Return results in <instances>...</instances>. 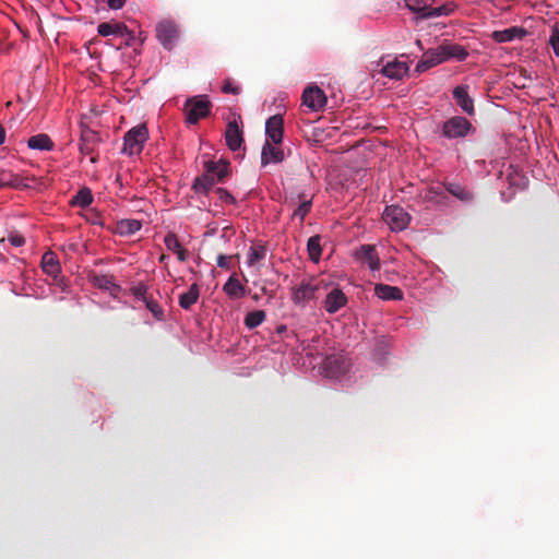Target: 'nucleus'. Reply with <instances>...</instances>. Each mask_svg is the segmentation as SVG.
<instances>
[{"label":"nucleus","mask_w":559,"mask_h":559,"mask_svg":"<svg viewBox=\"0 0 559 559\" xmlns=\"http://www.w3.org/2000/svg\"><path fill=\"white\" fill-rule=\"evenodd\" d=\"M212 104L206 95H198L187 99L185 104L186 121L195 124L210 115Z\"/></svg>","instance_id":"obj_1"},{"label":"nucleus","mask_w":559,"mask_h":559,"mask_svg":"<svg viewBox=\"0 0 559 559\" xmlns=\"http://www.w3.org/2000/svg\"><path fill=\"white\" fill-rule=\"evenodd\" d=\"M147 139L148 131L145 124L131 128L123 136L122 153L128 155L140 154Z\"/></svg>","instance_id":"obj_2"},{"label":"nucleus","mask_w":559,"mask_h":559,"mask_svg":"<svg viewBox=\"0 0 559 559\" xmlns=\"http://www.w3.org/2000/svg\"><path fill=\"white\" fill-rule=\"evenodd\" d=\"M382 218L392 231L406 229L411 222V215L400 205L386 206Z\"/></svg>","instance_id":"obj_3"},{"label":"nucleus","mask_w":559,"mask_h":559,"mask_svg":"<svg viewBox=\"0 0 559 559\" xmlns=\"http://www.w3.org/2000/svg\"><path fill=\"white\" fill-rule=\"evenodd\" d=\"M473 129L472 123L462 116H454L442 124V135L447 139H459L466 136Z\"/></svg>","instance_id":"obj_4"},{"label":"nucleus","mask_w":559,"mask_h":559,"mask_svg":"<svg viewBox=\"0 0 559 559\" xmlns=\"http://www.w3.org/2000/svg\"><path fill=\"white\" fill-rule=\"evenodd\" d=\"M156 37L166 48L171 49L178 38V27L169 20H164L156 25Z\"/></svg>","instance_id":"obj_5"},{"label":"nucleus","mask_w":559,"mask_h":559,"mask_svg":"<svg viewBox=\"0 0 559 559\" xmlns=\"http://www.w3.org/2000/svg\"><path fill=\"white\" fill-rule=\"evenodd\" d=\"M302 104L312 111H319L326 105V96L319 86H309L302 93Z\"/></svg>","instance_id":"obj_6"},{"label":"nucleus","mask_w":559,"mask_h":559,"mask_svg":"<svg viewBox=\"0 0 559 559\" xmlns=\"http://www.w3.org/2000/svg\"><path fill=\"white\" fill-rule=\"evenodd\" d=\"M100 142V136L98 132L90 129V128H83L81 131V138H80V152L84 155H93V153L96 150V146ZM97 157L92 156L91 162L96 163Z\"/></svg>","instance_id":"obj_7"},{"label":"nucleus","mask_w":559,"mask_h":559,"mask_svg":"<svg viewBox=\"0 0 559 559\" xmlns=\"http://www.w3.org/2000/svg\"><path fill=\"white\" fill-rule=\"evenodd\" d=\"M319 284L312 281H302L299 286L295 287L292 295V300L296 305H304L314 298Z\"/></svg>","instance_id":"obj_8"},{"label":"nucleus","mask_w":559,"mask_h":559,"mask_svg":"<svg viewBox=\"0 0 559 559\" xmlns=\"http://www.w3.org/2000/svg\"><path fill=\"white\" fill-rule=\"evenodd\" d=\"M266 141L278 145L283 141L284 120L281 115H274L266 120L265 123Z\"/></svg>","instance_id":"obj_9"},{"label":"nucleus","mask_w":559,"mask_h":559,"mask_svg":"<svg viewBox=\"0 0 559 559\" xmlns=\"http://www.w3.org/2000/svg\"><path fill=\"white\" fill-rule=\"evenodd\" d=\"M355 258L357 261L367 264L372 272L380 269V258L372 245L360 246L355 252Z\"/></svg>","instance_id":"obj_10"},{"label":"nucleus","mask_w":559,"mask_h":559,"mask_svg":"<svg viewBox=\"0 0 559 559\" xmlns=\"http://www.w3.org/2000/svg\"><path fill=\"white\" fill-rule=\"evenodd\" d=\"M225 141L228 148L233 152L239 151L243 145V132L239 123L229 121L225 130Z\"/></svg>","instance_id":"obj_11"},{"label":"nucleus","mask_w":559,"mask_h":559,"mask_svg":"<svg viewBox=\"0 0 559 559\" xmlns=\"http://www.w3.org/2000/svg\"><path fill=\"white\" fill-rule=\"evenodd\" d=\"M97 32L100 36H109V35H119V36H128V39H133V34L128 29L127 25L123 23H110L104 22L97 26ZM126 45H130L129 40L126 41Z\"/></svg>","instance_id":"obj_12"},{"label":"nucleus","mask_w":559,"mask_h":559,"mask_svg":"<svg viewBox=\"0 0 559 559\" xmlns=\"http://www.w3.org/2000/svg\"><path fill=\"white\" fill-rule=\"evenodd\" d=\"M442 62L444 61L439 47L435 49H428L423 53L421 59L418 61L415 71L421 73Z\"/></svg>","instance_id":"obj_13"},{"label":"nucleus","mask_w":559,"mask_h":559,"mask_svg":"<svg viewBox=\"0 0 559 559\" xmlns=\"http://www.w3.org/2000/svg\"><path fill=\"white\" fill-rule=\"evenodd\" d=\"M527 35V31L521 26H512L502 31H495L491 38L496 43H509L514 39H522Z\"/></svg>","instance_id":"obj_14"},{"label":"nucleus","mask_w":559,"mask_h":559,"mask_svg":"<svg viewBox=\"0 0 559 559\" xmlns=\"http://www.w3.org/2000/svg\"><path fill=\"white\" fill-rule=\"evenodd\" d=\"M285 159L284 151L277 145L265 141L261 152V164L263 166L269 163H282Z\"/></svg>","instance_id":"obj_15"},{"label":"nucleus","mask_w":559,"mask_h":559,"mask_svg":"<svg viewBox=\"0 0 559 559\" xmlns=\"http://www.w3.org/2000/svg\"><path fill=\"white\" fill-rule=\"evenodd\" d=\"M468 87L459 85L453 90V98L461 109L469 116L475 114L474 100L468 95Z\"/></svg>","instance_id":"obj_16"},{"label":"nucleus","mask_w":559,"mask_h":559,"mask_svg":"<svg viewBox=\"0 0 559 559\" xmlns=\"http://www.w3.org/2000/svg\"><path fill=\"white\" fill-rule=\"evenodd\" d=\"M439 49L444 62L451 59L463 61L468 56L467 50L463 46L457 44L445 43L440 45Z\"/></svg>","instance_id":"obj_17"},{"label":"nucleus","mask_w":559,"mask_h":559,"mask_svg":"<svg viewBox=\"0 0 559 559\" xmlns=\"http://www.w3.org/2000/svg\"><path fill=\"white\" fill-rule=\"evenodd\" d=\"M347 302L346 295L338 288L332 289L324 301V309L329 313H335L343 308Z\"/></svg>","instance_id":"obj_18"},{"label":"nucleus","mask_w":559,"mask_h":559,"mask_svg":"<svg viewBox=\"0 0 559 559\" xmlns=\"http://www.w3.org/2000/svg\"><path fill=\"white\" fill-rule=\"evenodd\" d=\"M205 170L213 178L216 177L217 181H224L229 175V162L224 159L218 162H207L205 164Z\"/></svg>","instance_id":"obj_19"},{"label":"nucleus","mask_w":559,"mask_h":559,"mask_svg":"<svg viewBox=\"0 0 559 559\" xmlns=\"http://www.w3.org/2000/svg\"><path fill=\"white\" fill-rule=\"evenodd\" d=\"M381 72L389 79L400 80L408 72V66L405 62L394 60L388 62Z\"/></svg>","instance_id":"obj_20"},{"label":"nucleus","mask_w":559,"mask_h":559,"mask_svg":"<svg viewBox=\"0 0 559 559\" xmlns=\"http://www.w3.org/2000/svg\"><path fill=\"white\" fill-rule=\"evenodd\" d=\"M444 189L464 203H469L474 200L473 192L457 182H447L444 183Z\"/></svg>","instance_id":"obj_21"},{"label":"nucleus","mask_w":559,"mask_h":559,"mask_svg":"<svg viewBox=\"0 0 559 559\" xmlns=\"http://www.w3.org/2000/svg\"><path fill=\"white\" fill-rule=\"evenodd\" d=\"M41 267H43V271L49 276H52L56 278L59 275L60 264H59V260L55 252L47 251L44 253V255L41 258Z\"/></svg>","instance_id":"obj_22"},{"label":"nucleus","mask_w":559,"mask_h":559,"mask_svg":"<svg viewBox=\"0 0 559 559\" xmlns=\"http://www.w3.org/2000/svg\"><path fill=\"white\" fill-rule=\"evenodd\" d=\"M374 294L383 300H401L403 299V292L395 286L385 284H377L374 286Z\"/></svg>","instance_id":"obj_23"},{"label":"nucleus","mask_w":559,"mask_h":559,"mask_svg":"<svg viewBox=\"0 0 559 559\" xmlns=\"http://www.w3.org/2000/svg\"><path fill=\"white\" fill-rule=\"evenodd\" d=\"M164 243L169 251L177 254L179 261L185 262L187 260V250L182 248L175 234H167Z\"/></svg>","instance_id":"obj_24"},{"label":"nucleus","mask_w":559,"mask_h":559,"mask_svg":"<svg viewBox=\"0 0 559 559\" xmlns=\"http://www.w3.org/2000/svg\"><path fill=\"white\" fill-rule=\"evenodd\" d=\"M142 228L141 221L138 219H121L117 222L116 233L120 236H131Z\"/></svg>","instance_id":"obj_25"},{"label":"nucleus","mask_w":559,"mask_h":559,"mask_svg":"<svg viewBox=\"0 0 559 559\" xmlns=\"http://www.w3.org/2000/svg\"><path fill=\"white\" fill-rule=\"evenodd\" d=\"M27 145L32 150L51 151L53 148V142L45 134H36L28 139Z\"/></svg>","instance_id":"obj_26"},{"label":"nucleus","mask_w":559,"mask_h":559,"mask_svg":"<svg viewBox=\"0 0 559 559\" xmlns=\"http://www.w3.org/2000/svg\"><path fill=\"white\" fill-rule=\"evenodd\" d=\"M200 288L198 284H192L187 293H183L179 296V306L189 310L199 299Z\"/></svg>","instance_id":"obj_27"},{"label":"nucleus","mask_w":559,"mask_h":559,"mask_svg":"<svg viewBox=\"0 0 559 559\" xmlns=\"http://www.w3.org/2000/svg\"><path fill=\"white\" fill-rule=\"evenodd\" d=\"M223 290L230 298H240L245 295V286L239 282V280L233 275L228 278V281L224 284Z\"/></svg>","instance_id":"obj_28"},{"label":"nucleus","mask_w":559,"mask_h":559,"mask_svg":"<svg viewBox=\"0 0 559 559\" xmlns=\"http://www.w3.org/2000/svg\"><path fill=\"white\" fill-rule=\"evenodd\" d=\"M215 185V179L210 176L206 171L200 177H197L193 181L192 189L197 193H209L213 186Z\"/></svg>","instance_id":"obj_29"},{"label":"nucleus","mask_w":559,"mask_h":559,"mask_svg":"<svg viewBox=\"0 0 559 559\" xmlns=\"http://www.w3.org/2000/svg\"><path fill=\"white\" fill-rule=\"evenodd\" d=\"M93 194L90 188H82L75 195L72 197L70 204L72 206L87 207L93 203Z\"/></svg>","instance_id":"obj_30"},{"label":"nucleus","mask_w":559,"mask_h":559,"mask_svg":"<svg viewBox=\"0 0 559 559\" xmlns=\"http://www.w3.org/2000/svg\"><path fill=\"white\" fill-rule=\"evenodd\" d=\"M324 369L331 374V376H337L338 373H342L345 371L346 367L344 366V361L332 355L328 356L324 359Z\"/></svg>","instance_id":"obj_31"},{"label":"nucleus","mask_w":559,"mask_h":559,"mask_svg":"<svg viewBox=\"0 0 559 559\" xmlns=\"http://www.w3.org/2000/svg\"><path fill=\"white\" fill-rule=\"evenodd\" d=\"M406 7L419 15L416 20L425 19L424 13L428 11L429 7L433 3V0H404Z\"/></svg>","instance_id":"obj_32"},{"label":"nucleus","mask_w":559,"mask_h":559,"mask_svg":"<svg viewBox=\"0 0 559 559\" xmlns=\"http://www.w3.org/2000/svg\"><path fill=\"white\" fill-rule=\"evenodd\" d=\"M265 318H266L265 311L253 310L246 314L243 323L248 329L252 330V329L259 326L260 324H262L264 322Z\"/></svg>","instance_id":"obj_33"},{"label":"nucleus","mask_w":559,"mask_h":559,"mask_svg":"<svg viewBox=\"0 0 559 559\" xmlns=\"http://www.w3.org/2000/svg\"><path fill=\"white\" fill-rule=\"evenodd\" d=\"M320 240H321L320 236L317 235V236L310 237L307 242V250L309 253V258L311 261H313L316 263L319 262L321 253H322Z\"/></svg>","instance_id":"obj_34"},{"label":"nucleus","mask_w":559,"mask_h":559,"mask_svg":"<svg viewBox=\"0 0 559 559\" xmlns=\"http://www.w3.org/2000/svg\"><path fill=\"white\" fill-rule=\"evenodd\" d=\"M266 255V249L264 246H252L248 252L247 263L249 266H253L260 261L264 260Z\"/></svg>","instance_id":"obj_35"},{"label":"nucleus","mask_w":559,"mask_h":559,"mask_svg":"<svg viewBox=\"0 0 559 559\" xmlns=\"http://www.w3.org/2000/svg\"><path fill=\"white\" fill-rule=\"evenodd\" d=\"M421 198L426 202L442 203V200L445 199V195L439 187H430L425 191Z\"/></svg>","instance_id":"obj_36"},{"label":"nucleus","mask_w":559,"mask_h":559,"mask_svg":"<svg viewBox=\"0 0 559 559\" xmlns=\"http://www.w3.org/2000/svg\"><path fill=\"white\" fill-rule=\"evenodd\" d=\"M453 12V9L449 5H440L437 8L429 7L428 11L424 13L425 19L438 17L442 15H449Z\"/></svg>","instance_id":"obj_37"},{"label":"nucleus","mask_w":559,"mask_h":559,"mask_svg":"<svg viewBox=\"0 0 559 559\" xmlns=\"http://www.w3.org/2000/svg\"><path fill=\"white\" fill-rule=\"evenodd\" d=\"M145 304V307L148 311H151V313L153 314V317L157 320H163L164 318V310L162 309V307L159 306V304L154 300L151 296L144 301Z\"/></svg>","instance_id":"obj_38"},{"label":"nucleus","mask_w":559,"mask_h":559,"mask_svg":"<svg viewBox=\"0 0 559 559\" xmlns=\"http://www.w3.org/2000/svg\"><path fill=\"white\" fill-rule=\"evenodd\" d=\"M312 201L307 200L304 201L293 213V218H298L300 223L304 222L305 217L311 211Z\"/></svg>","instance_id":"obj_39"},{"label":"nucleus","mask_w":559,"mask_h":559,"mask_svg":"<svg viewBox=\"0 0 559 559\" xmlns=\"http://www.w3.org/2000/svg\"><path fill=\"white\" fill-rule=\"evenodd\" d=\"M93 283L96 287L102 289H109L110 287L115 286L112 277L108 275H96L93 278Z\"/></svg>","instance_id":"obj_40"},{"label":"nucleus","mask_w":559,"mask_h":559,"mask_svg":"<svg viewBox=\"0 0 559 559\" xmlns=\"http://www.w3.org/2000/svg\"><path fill=\"white\" fill-rule=\"evenodd\" d=\"M132 295L141 301H145L150 295L147 294V286L144 283H139L131 288Z\"/></svg>","instance_id":"obj_41"},{"label":"nucleus","mask_w":559,"mask_h":559,"mask_svg":"<svg viewBox=\"0 0 559 559\" xmlns=\"http://www.w3.org/2000/svg\"><path fill=\"white\" fill-rule=\"evenodd\" d=\"M549 44L551 45L555 55L559 57V22L556 23L551 29Z\"/></svg>","instance_id":"obj_42"},{"label":"nucleus","mask_w":559,"mask_h":559,"mask_svg":"<svg viewBox=\"0 0 559 559\" xmlns=\"http://www.w3.org/2000/svg\"><path fill=\"white\" fill-rule=\"evenodd\" d=\"M215 193L217 194L218 200L223 203H226V204H236L237 203L234 195H231V193L224 188H217L215 190Z\"/></svg>","instance_id":"obj_43"},{"label":"nucleus","mask_w":559,"mask_h":559,"mask_svg":"<svg viewBox=\"0 0 559 559\" xmlns=\"http://www.w3.org/2000/svg\"><path fill=\"white\" fill-rule=\"evenodd\" d=\"M222 91H223V93H226V94L238 95L240 93V87L234 85L230 80H226L224 82Z\"/></svg>","instance_id":"obj_44"},{"label":"nucleus","mask_w":559,"mask_h":559,"mask_svg":"<svg viewBox=\"0 0 559 559\" xmlns=\"http://www.w3.org/2000/svg\"><path fill=\"white\" fill-rule=\"evenodd\" d=\"M231 258H233L231 255L219 254L216 260L217 266L222 267V269L229 270Z\"/></svg>","instance_id":"obj_45"},{"label":"nucleus","mask_w":559,"mask_h":559,"mask_svg":"<svg viewBox=\"0 0 559 559\" xmlns=\"http://www.w3.org/2000/svg\"><path fill=\"white\" fill-rule=\"evenodd\" d=\"M10 243L14 247H21L25 243V238L20 234H11L8 237Z\"/></svg>","instance_id":"obj_46"},{"label":"nucleus","mask_w":559,"mask_h":559,"mask_svg":"<svg viewBox=\"0 0 559 559\" xmlns=\"http://www.w3.org/2000/svg\"><path fill=\"white\" fill-rule=\"evenodd\" d=\"M106 2L111 10H119L124 5L126 0H106Z\"/></svg>","instance_id":"obj_47"},{"label":"nucleus","mask_w":559,"mask_h":559,"mask_svg":"<svg viewBox=\"0 0 559 559\" xmlns=\"http://www.w3.org/2000/svg\"><path fill=\"white\" fill-rule=\"evenodd\" d=\"M7 185H11V186H14L15 183L10 181L8 178H7V175L4 173H1L0 174V189Z\"/></svg>","instance_id":"obj_48"},{"label":"nucleus","mask_w":559,"mask_h":559,"mask_svg":"<svg viewBox=\"0 0 559 559\" xmlns=\"http://www.w3.org/2000/svg\"><path fill=\"white\" fill-rule=\"evenodd\" d=\"M5 139V130L2 124H0V145L4 142Z\"/></svg>","instance_id":"obj_49"},{"label":"nucleus","mask_w":559,"mask_h":559,"mask_svg":"<svg viewBox=\"0 0 559 559\" xmlns=\"http://www.w3.org/2000/svg\"><path fill=\"white\" fill-rule=\"evenodd\" d=\"M416 45H417L420 49H423V47H421V41H420L419 39H418V40H416Z\"/></svg>","instance_id":"obj_50"}]
</instances>
